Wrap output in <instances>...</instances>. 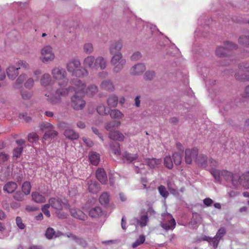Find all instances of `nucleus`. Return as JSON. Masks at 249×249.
Returning <instances> with one entry per match:
<instances>
[{"label": "nucleus", "instance_id": "obj_63", "mask_svg": "<svg viewBox=\"0 0 249 249\" xmlns=\"http://www.w3.org/2000/svg\"><path fill=\"white\" fill-rule=\"evenodd\" d=\"M219 240L220 239L215 236L214 237L212 238L210 241V243L212 244L214 248L215 249L217 247Z\"/></svg>", "mask_w": 249, "mask_h": 249}, {"label": "nucleus", "instance_id": "obj_34", "mask_svg": "<svg viewBox=\"0 0 249 249\" xmlns=\"http://www.w3.org/2000/svg\"><path fill=\"white\" fill-rule=\"evenodd\" d=\"M122 157L124 159L129 162H132L136 160L138 158V154H131L128 152L125 151L122 154Z\"/></svg>", "mask_w": 249, "mask_h": 249}, {"label": "nucleus", "instance_id": "obj_61", "mask_svg": "<svg viewBox=\"0 0 249 249\" xmlns=\"http://www.w3.org/2000/svg\"><path fill=\"white\" fill-rule=\"evenodd\" d=\"M226 230L224 228H221L217 232L215 235L219 239H220L225 234Z\"/></svg>", "mask_w": 249, "mask_h": 249}, {"label": "nucleus", "instance_id": "obj_30", "mask_svg": "<svg viewBox=\"0 0 249 249\" xmlns=\"http://www.w3.org/2000/svg\"><path fill=\"white\" fill-rule=\"evenodd\" d=\"M67 236L69 238H71L72 240L75 241L77 244L81 246L82 247L85 248L87 246V243L86 241L83 238L77 237L75 235H73L71 233H68L67 234Z\"/></svg>", "mask_w": 249, "mask_h": 249}, {"label": "nucleus", "instance_id": "obj_18", "mask_svg": "<svg viewBox=\"0 0 249 249\" xmlns=\"http://www.w3.org/2000/svg\"><path fill=\"white\" fill-rule=\"evenodd\" d=\"M88 190L89 192L93 194H96L100 190L99 184L95 181L89 180L88 181Z\"/></svg>", "mask_w": 249, "mask_h": 249}, {"label": "nucleus", "instance_id": "obj_41", "mask_svg": "<svg viewBox=\"0 0 249 249\" xmlns=\"http://www.w3.org/2000/svg\"><path fill=\"white\" fill-rule=\"evenodd\" d=\"M26 196L21 191H17L14 193L13 198L18 201H23L25 199Z\"/></svg>", "mask_w": 249, "mask_h": 249}, {"label": "nucleus", "instance_id": "obj_29", "mask_svg": "<svg viewBox=\"0 0 249 249\" xmlns=\"http://www.w3.org/2000/svg\"><path fill=\"white\" fill-rule=\"evenodd\" d=\"M64 134L66 137L71 140H76L79 138L78 133L75 132L72 129H66Z\"/></svg>", "mask_w": 249, "mask_h": 249}, {"label": "nucleus", "instance_id": "obj_33", "mask_svg": "<svg viewBox=\"0 0 249 249\" xmlns=\"http://www.w3.org/2000/svg\"><path fill=\"white\" fill-rule=\"evenodd\" d=\"M121 124L119 121H112L107 124L105 128L109 132L113 131V130L118 128Z\"/></svg>", "mask_w": 249, "mask_h": 249}, {"label": "nucleus", "instance_id": "obj_6", "mask_svg": "<svg viewBox=\"0 0 249 249\" xmlns=\"http://www.w3.org/2000/svg\"><path fill=\"white\" fill-rule=\"evenodd\" d=\"M27 75L25 74H21L17 78L13 88L15 89H19L22 87V84L24 82V86L25 88L31 89L34 86L35 80L32 77L28 78L26 80Z\"/></svg>", "mask_w": 249, "mask_h": 249}, {"label": "nucleus", "instance_id": "obj_47", "mask_svg": "<svg viewBox=\"0 0 249 249\" xmlns=\"http://www.w3.org/2000/svg\"><path fill=\"white\" fill-rule=\"evenodd\" d=\"M164 164L168 169H172L173 167L172 160L170 156H166L164 159Z\"/></svg>", "mask_w": 249, "mask_h": 249}, {"label": "nucleus", "instance_id": "obj_28", "mask_svg": "<svg viewBox=\"0 0 249 249\" xmlns=\"http://www.w3.org/2000/svg\"><path fill=\"white\" fill-rule=\"evenodd\" d=\"M52 81L50 75L49 73H45L40 79L41 85L43 87H47L51 84Z\"/></svg>", "mask_w": 249, "mask_h": 249}, {"label": "nucleus", "instance_id": "obj_37", "mask_svg": "<svg viewBox=\"0 0 249 249\" xmlns=\"http://www.w3.org/2000/svg\"><path fill=\"white\" fill-rule=\"evenodd\" d=\"M112 119H121L124 117V114L118 109H111L109 112Z\"/></svg>", "mask_w": 249, "mask_h": 249}, {"label": "nucleus", "instance_id": "obj_2", "mask_svg": "<svg viewBox=\"0 0 249 249\" xmlns=\"http://www.w3.org/2000/svg\"><path fill=\"white\" fill-rule=\"evenodd\" d=\"M84 68L92 70H97L98 68L104 70L107 66V60L102 56H98L96 58L92 55L86 57L83 61Z\"/></svg>", "mask_w": 249, "mask_h": 249}, {"label": "nucleus", "instance_id": "obj_5", "mask_svg": "<svg viewBox=\"0 0 249 249\" xmlns=\"http://www.w3.org/2000/svg\"><path fill=\"white\" fill-rule=\"evenodd\" d=\"M71 87L68 89H57L54 95L49 97L47 94H45V96L48 97L47 101L53 105L59 104L62 102L63 98L67 96L69 94V90Z\"/></svg>", "mask_w": 249, "mask_h": 249}, {"label": "nucleus", "instance_id": "obj_50", "mask_svg": "<svg viewBox=\"0 0 249 249\" xmlns=\"http://www.w3.org/2000/svg\"><path fill=\"white\" fill-rule=\"evenodd\" d=\"M17 67L22 68L25 70H28L30 68L29 64L25 61L20 60L16 64Z\"/></svg>", "mask_w": 249, "mask_h": 249}, {"label": "nucleus", "instance_id": "obj_51", "mask_svg": "<svg viewBox=\"0 0 249 249\" xmlns=\"http://www.w3.org/2000/svg\"><path fill=\"white\" fill-rule=\"evenodd\" d=\"M148 221V216L147 215L145 214L142 215L140 219L138 220V222L140 224L141 227H143L146 226L147 224V222Z\"/></svg>", "mask_w": 249, "mask_h": 249}, {"label": "nucleus", "instance_id": "obj_9", "mask_svg": "<svg viewBox=\"0 0 249 249\" xmlns=\"http://www.w3.org/2000/svg\"><path fill=\"white\" fill-rule=\"evenodd\" d=\"M110 62L111 65L113 66V72L118 73L121 71L123 69L125 64L126 61L123 58L122 53H118L113 55Z\"/></svg>", "mask_w": 249, "mask_h": 249}, {"label": "nucleus", "instance_id": "obj_56", "mask_svg": "<svg viewBox=\"0 0 249 249\" xmlns=\"http://www.w3.org/2000/svg\"><path fill=\"white\" fill-rule=\"evenodd\" d=\"M97 111L101 115L107 114L106 108L104 105H100L98 106L97 107Z\"/></svg>", "mask_w": 249, "mask_h": 249}, {"label": "nucleus", "instance_id": "obj_10", "mask_svg": "<svg viewBox=\"0 0 249 249\" xmlns=\"http://www.w3.org/2000/svg\"><path fill=\"white\" fill-rule=\"evenodd\" d=\"M235 77L238 80L249 81V62H243L239 65Z\"/></svg>", "mask_w": 249, "mask_h": 249}, {"label": "nucleus", "instance_id": "obj_14", "mask_svg": "<svg viewBox=\"0 0 249 249\" xmlns=\"http://www.w3.org/2000/svg\"><path fill=\"white\" fill-rule=\"evenodd\" d=\"M20 67H15L14 66H10L6 69V73L8 77L11 79L14 80L18 75V70Z\"/></svg>", "mask_w": 249, "mask_h": 249}, {"label": "nucleus", "instance_id": "obj_44", "mask_svg": "<svg viewBox=\"0 0 249 249\" xmlns=\"http://www.w3.org/2000/svg\"><path fill=\"white\" fill-rule=\"evenodd\" d=\"M98 91V88L95 85L89 86L86 89V94L89 96H92Z\"/></svg>", "mask_w": 249, "mask_h": 249}, {"label": "nucleus", "instance_id": "obj_60", "mask_svg": "<svg viewBox=\"0 0 249 249\" xmlns=\"http://www.w3.org/2000/svg\"><path fill=\"white\" fill-rule=\"evenodd\" d=\"M9 156L4 152L0 153V164L8 160Z\"/></svg>", "mask_w": 249, "mask_h": 249}, {"label": "nucleus", "instance_id": "obj_52", "mask_svg": "<svg viewBox=\"0 0 249 249\" xmlns=\"http://www.w3.org/2000/svg\"><path fill=\"white\" fill-rule=\"evenodd\" d=\"M23 151L22 146H18L16 148L14 149L13 156L17 158H19Z\"/></svg>", "mask_w": 249, "mask_h": 249}, {"label": "nucleus", "instance_id": "obj_31", "mask_svg": "<svg viewBox=\"0 0 249 249\" xmlns=\"http://www.w3.org/2000/svg\"><path fill=\"white\" fill-rule=\"evenodd\" d=\"M110 149L111 152L116 156L121 155L120 145L119 143L112 142L109 145Z\"/></svg>", "mask_w": 249, "mask_h": 249}, {"label": "nucleus", "instance_id": "obj_23", "mask_svg": "<svg viewBox=\"0 0 249 249\" xmlns=\"http://www.w3.org/2000/svg\"><path fill=\"white\" fill-rule=\"evenodd\" d=\"M102 214V210L99 206L92 207L89 212V215L92 218H98L101 216Z\"/></svg>", "mask_w": 249, "mask_h": 249}, {"label": "nucleus", "instance_id": "obj_8", "mask_svg": "<svg viewBox=\"0 0 249 249\" xmlns=\"http://www.w3.org/2000/svg\"><path fill=\"white\" fill-rule=\"evenodd\" d=\"M210 173L214 178L215 181L217 182H220L222 178L226 181H230L232 173L227 170H219L214 168L210 170Z\"/></svg>", "mask_w": 249, "mask_h": 249}, {"label": "nucleus", "instance_id": "obj_45", "mask_svg": "<svg viewBox=\"0 0 249 249\" xmlns=\"http://www.w3.org/2000/svg\"><path fill=\"white\" fill-rule=\"evenodd\" d=\"M240 44L247 47H249V36H242L239 38Z\"/></svg>", "mask_w": 249, "mask_h": 249}, {"label": "nucleus", "instance_id": "obj_19", "mask_svg": "<svg viewBox=\"0 0 249 249\" xmlns=\"http://www.w3.org/2000/svg\"><path fill=\"white\" fill-rule=\"evenodd\" d=\"M70 213L72 217L80 220H85L87 217V215L78 209H71Z\"/></svg>", "mask_w": 249, "mask_h": 249}, {"label": "nucleus", "instance_id": "obj_32", "mask_svg": "<svg viewBox=\"0 0 249 249\" xmlns=\"http://www.w3.org/2000/svg\"><path fill=\"white\" fill-rule=\"evenodd\" d=\"M102 89L109 91H112L114 89V87L110 80L104 81L101 84Z\"/></svg>", "mask_w": 249, "mask_h": 249}, {"label": "nucleus", "instance_id": "obj_26", "mask_svg": "<svg viewBox=\"0 0 249 249\" xmlns=\"http://www.w3.org/2000/svg\"><path fill=\"white\" fill-rule=\"evenodd\" d=\"M32 200L36 203H42L46 201L45 197L37 192H33L32 193Z\"/></svg>", "mask_w": 249, "mask_h": 249}, {"label": "nucleus", "instance_id": "obj_62", "mask_svg": "<svg viewBox=\"0 0 249 249\" xmlns=\"http://www.w3.org/2000/svg\"><path fill=\"white\" fill-rule=\"evenodd\" d=\"M16 223H17V226H18V227L22 230V229H24V228H25V225L24 224L22 223V219L21 218L19 217V216H18L17 218H16Z\"/></svg>", "mask_w": 249, "mask_h": 249}, {"label": "nucleus", "instance_id": "obj_35", "mask_svg": "<svg viewBox=\"0 0 249 249\" xmlns=\"http://www.w3.org/2000/svg\"><path fill=\"white\" fill-rule=\"evenodd\" d=\"M196 162L198 165L203 168H206L207 165V158L202 154L198 156Z\"/></svg>", "mask_w": 249, "mask_h": 249}, {"label": "nucleus", "instance_id": "obj_12", "mask_svg": "<svg viewBox=\"0 0 249 249\" xmlns=\"http://www.w3.org/2000/svg\"><path fill=\"white\" fill-rule=\"evenodd\" d=\"M224 45L225 46V48L223 47H218L216 48L215 53L218 57H225L229 51L236 49L237 47L235 44L229 41L225 42Z\"/></svg>", "mask_w": 249, "mask_h": 249}, {"label": "nucleus", "instance_id": "obj_64", "mask_svg": "<svg viewBox=\"0 0 249 249\" xmlns=\"http://www.w3.org/2000/svg\"><path fill=\"white\" fill-rule=\"evenodd\" d=\"M141 57V54L140 52L134 53L131 57V59L133 61H137Z\"/></svg>", "mask_w": 249, "mask_h": 249}, {"label": "nucleus", "instance_id": "obj_11", "mask_svg": "<svg viewBox=\"0 0 249 249\" xmlns=\"http://www.w3.org/2000/svg\"><path fill=\"white\" fill-rule=\"evenodd\" d=\"M40 59L44 63L52 61L55 58V55L53 51V48L50 45L44 46L40 50Z\"/></svg>", "mask_w": 249, "mask_h": 249}, {"label": "nucleus", "instance_id": "obj_46", "mask_svg": "<svg viewBox=\"0 0 249 249\" xmlns=\"http://www.w3.org/2000/svg\"><path fill=\"white\" fill-rule=\"evenodd\" d=\"M174 163L176 165H179L182 161V156L181 153L175 152L172 156Z\"/></svg>", "mask_w": 249, "mask_h": 249}, {"label": "nucleus", "instance_id": "obj_3", "mask_svg": "<svg viewBox=\"0 0 249 249\" xmlns=\"http://www.w3.org/2000/svg\"><path fill=\"white\" fill-rule=\"evenodd\" d=\"M66 69L72 75L77 77H83L88 74L87 70L81 67V62L77 59L70 61L67 64Z\"/></svg>", "mask_w": 249, "mask_h": 249}, {"label": "nucleus", "instance_id": "obj_4", "mask_svg": "<svg viewBox=\"0 0 249 249\" xmlns=\"http://www.w3.org/2000/svg\"><path fill=\"white\" fill-rule=\"evenodd\" d=\"M53 78L56 80L60 87H66L68 84L67 72L64 69L58 67L53 68L51 71Z\"/></svg>", "mask_w": 249, "mask_h": 249}, {"label": "nucleus", "instance_id": "obj_7", "mask_svg": "<svg viewBox=\"0 0 249 249\" xmlns=\"http://www.w3.org/2000/svg\"><path fill=\"white\" fill-rule=\"evenodd\" d=\"M48 204H50V206L56 210L55 213L59 218H66V214L65 213H61L60 211L62 210L64 208H66L67 206L61 199L55 197L50 198L49 200Z\"/></svg>", "mask_w": 249, "mask_h": 249}, {"label": "nucleus", "instance_id": "obj_16", "mask_svg": "<svg viewBox=\"0 0 249 249\" xmlns=\"http://www.w3.org/2000/svg\"><path fill=\"white\" fill-rule=\"evenodd\" d=\"M145 70V66L142 63L138 64L133 66L130 70V72L131 75H140Z\"/></svg>", "mask_w": 249, "mask_h": 249}, {"label": "nucleus", "instance_id": "obj_54", "mask_svg": "<svg viewBox=\"0 0 249 249\" xmlns=\"http://www.w3.org/2000/svg\"><path fill=\"white\" fill-rule=\"evenodd\" d=\"M40 128L41 130H50V129L53 128V126L49 123L44 122L42 123L39 124Z\"/></svg>", "mask_w": 249, "mask_h": 249}, {"label": "nucleus", "instance_id": "obj_13", "mask_svg": "<svg viewBox=\"0 0 249 249\" xmlns=\"http://www.w3.org/2000/svg\"><path fill=\"white\" fill-rule=\"evenodd\" d=\"M198 151L197 148L194 147L185 150V160L187 164H191L193 160L196 162L198 157Z\"/></svg>", "mask_w": 249, "mask_h": 249}, {"label": "nucleus", "instance_id": "obj_1", "mask_svg": "<svg viewBox=\"0 0 249 249\" xmlns=\"http://www.w3.org/2000/svg\"><path fill=\"white\" fill-rule=\"evenodd\" d=\"M73 83L75 86L73 88L75 94L71 98V106L74 110H81L85 107L86 105V102L83 99L84 90L86 85L78 79L74 80Z\"/></svg>", "mask_w": 249, "mask_h": 249}, {"label": "nucleus", "instance_id": "obj_49", "mask_svg": "<svg viewBox=\"0 0 249 249\" xmlns=\"http://www.w3.org/2000/svg\"><path fill=\"white\" fill-rule=\"evenodd\" d=\"M158 191L160 194V195L163 197L166 198L168 195L169 193L166 190L165 187L163 185H160L158 187Z\"/></svg>", "mask_w": 249, "mask_h": 249}, {"label": "nucleus", "instance_id": "obj_25", "mask_svg": "<svg viewBox=\"0 0 249 249\" xmlns=\"http://www.w3.org/2000/svg\"><path fill=\"white\" fill-rule=\"evenodd\" d=\"M176 225V223L175 219L172 217L170 220L162 223L161 226L164 230L168 231L173 230L175 228Z\"/></svg>", "mask_w": 249, "mask_h": 249}, {"label": "nucleus", "instance_id": "obj_55", "mask_svg": "<svg viewBox=\"0 0 249 249\" xmlns=\"http://www.w3.org/2000/svg\"><path fill=\"white\" fill-rule=\"evenodd\" d=\"M38 140V136L36 133L33 132L28 135V141L30 142L33 143Z\"/></svg>", "mask_w": 249, "mask_h": 249}, {"label": "nucleus", "instance_id": "obj_15", "mask_svg": "<svg viewBox=\"0 0 249 249\" xmlns=\"http://www.w3.org/2000/svg\"><path fill=\"white\" fill-rule=\"evenodd\" d=\"M18 187V184L14 181L7 182L3 187L4 192L8 194H12L17 189Z\"/></svg>", "mask_w": 249, "mask_h": 249}, {"label": "nucleus", "instance_id": "obj_21", "mask_svg": "<svg viewBox=\"0 0 249 249\" xmlns=\"http://www.w3.org/2000/svg\"><path fill=\"white\" fill-rule=\"evenodd\" d=\"M108 137L112 140L123 142L124 139V136L119 131H113L109 132Z\"/></svg>", "mask_w": 249, "mask_h": 249}, {"label": "nucleus", "instance_id": "obj_42", "mask_svg": "<svg viewBox=\"0 0 249 249\" xmlns=\"http://www.w3.org/2000/svg\"><path fill=\"white\" fill-rule=\"evenodd\" d=\"M241 185L247 189L249 188V172H246L242 175Z\"/></svg>", "mask_w": 249, "mask_h": 249}, {"label": "nucleus", "instance_id": "obj_27", "mask_svg": "<svg viewBox=\"0 0 249 249\" xmlns=\"http://www.w3.org/2000/svg\"><path fill=\"white\" fill-rule=\"evenodd\" d=\"M242 179V176H241L238 173H232V177L230 181L232 184L235 186L241 185V181Z\"/></svg>", "mask_w": 249, "mask_h": 249}, {"label": "nucleus", "instance_id": "obj_22", "mask_svg": "<svg viewBox=\"0 0 249 249\" xmlns=\"http://www.w3.org/2000/svg\"><path fill=\"white\" fill-rule=\"evenodd\" d=\"M122 47V42L121 41H118L112 43L110 46V52L113 55L121 53L120 52Z\"/></svg>", "mask_w": 249, "mask_h": 249}, {"label": "nucleus", "instance_id": "obj_24", "mask_svg": "<svg viewBox=\"0 0 249 249\" xmlns=\"http://www.w3.org/2000/svg\"><path fill=\"white\" fill-rule=\"evenodd\" d=\"M89 159L91 164L96 166L100 161V155L95 152H91L89 153Z\"/></svg>", "mask_w": 249, "mask_h": 249}, {"label": "nucleus", "instance_id": "obj_53", "mask_svg": "<svg viewBox=\"0 0 249 249\" xmlns=\"http://www.w3.org/2000/svg\"><path fill=\"white\" fill-rule=\"evenodd\" d=\"M93 50V45L90 43H86L84 46V52L88 54L91 53Z\"/></svg>", "mask_w": 249, "mask_h": 249}, {"label": "nucleus", "instance_id": "obj_57", "mask_svg": "<svg viewBox=\"0 0 249 249\" xmlns=\"http://www.w3.org/2000/svg\"><path fill=\"white\" fill-rule=\"evenodd\" d=\"M50 207V204H46L43 205L41 209L42 211L47 217H50L51 216L50 211H49Z\"/></svg>", "mask_w": 249, "mask_h": 249}, {"label": "nucleus", "instance_id": "obj_17", "mask_svg": "<svg viewBox=\"0 0 249 249\" xmlns=\"http://www.w3.org/2000/svg\"><path fill=\"white\" fill-rule=\"evenodd\" d=\"M96 176L97 179L103 184H105L107 181V174L103 168H99L96 172Z\"/></svg>", "mask_w": 249, "mask_h": 249}, {"label": "nucleus", "instance_id": "obj_48", "mask_svg": "<svg viewBox=\"0 0 249 249\" xmlns=\"http://www.w3.org/2000/svg\"><path fill=\"white\" fill-rule=\"evenodd\" d=\"M145 240V236L143 235H141L139 236L138 239H137L134 243L132 245L133 248H136L140 245L143 244Z\"/></svg>", "mask_w": 249, "mask_h": 249}, {"label": "nucleus", "instance_id": "obj_43", "mask_svg": "<svg viewBox=\"0 0 249 249\" xmlns=\"http://www.w3.org/2000/svg\"><path fill=\"white\" fill-rule=\"evenodd\" d=\"M99 201L103 205L107 204L109 202V195L108 193L107 192L102 193L99 197Z\"/></svg>", "mask_w": 249, "mask_h": 249}, {"label": "nucleus", "instance_id": "obj_59", "mask_svg": "<svg viewBox=\"0 0 249 249\" xmlns=\"http://www.w3.org/2000/svg\"><path fill=\"white\" fill-rule=\"evenodd\" d=\"M155 73L154 71H148L145 73L144 78L145 80H151L155 77Z\"/></svg>", "mask_w": 249, "mask_h": 249}, {"label": "nucleus", "instance_id": "obj_20", "mask_svg": "<svg viewBox=\"0 0 249 249\" xmlns=\"http://www.w3.org/2000/svg\"><path fill=\"white\" fill-rule=\"evenodd\" d=\"M145 162L151 169L157 167L161 163V160L156 158H147L145 159Z\"/></svg>", "mask_w": 249, "mask_h": 249}, {"label": "nucleus", "instance_id": "obj_40", "mask_svg": "<svg viewBox=\"0 0 249 249\" xmlns=\"http://www.w3.org/2000/svg\"><path fill=\"white\" fill-rule=\"evenodd\" d=\"M31 185L29 181H26L21 185V191L26 195H29L31 193Z\"/></svg>", "mask_w": 249, "mask_h": 249}, {"label": "nucleus", "instance_id": "obj_39", "mask_svg": "<svg viewBox=\"0 0 249 249\" xmlns=\"http://www.w3.org/2000/svg\"><path fill=\"white\" fill-rule=\"evenodd\" d=\"M20 94L22 99L23 100H29L32 97L33 92L31 91L21 89L20 91Z\"/></svg>", "mask_w": 249, "mask_h": 249}, {"label": "nucleus", "instance_id": "obj_38", "mask_svg": "<svg viewBox=\"0 0 249 249\" xmlns=\"http://www.w3.org/2000/svg\"><path fill=\"white\" fill-rule=\"evenodd\" d=\"M118 103V98L116 95L110 96L107 100V103L110 107H114L117 106Z\"/></svg>", "mask_w": 249, "mask_h": 249}, {"label": "nucleus", "instance_id": "obj_58", "mask_svg": "<svg viewBox=\"0 0 249 249\" xmlns=\"http://www.w3.org/2000/svg\"><path fill=\"white\" fill-rule=\"evenodd\" d=\"M55 233V231L53 228H49L46 232V236L48 239H51L53 237Z\"/></svg>", "mask_w": 249, "mask_h": 249}, {"label": "nucleus", "instance_id": "obj_36", "mask_svg": "<svg viewBox=\"0 0 249 249\" xmlns=\"http://www.w3.org/2000/svg\"><path fill=\"white\" fill-rule=\"evenodd\" d=\"M53 128L50 129V130H46L43 136V139L45 140H51L56 137L58 133Z\"/></svg>", "mask_w": 249, "mask_h": 249}]
</instances>
